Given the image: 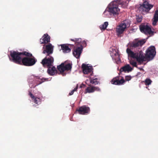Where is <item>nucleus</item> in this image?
I'll return each instance as SVG.
<instances>
[{"instance_id":"22","label":"nucleus","mask_w":158,"mask_h":158,"mask_svg":"<svg viewBox=\"0 0 158 158\" xmlns=\"http://www.w3.org/2000/svg\"><path fill=\"white\" fill-rule=\"evenodd\" d=\"M152 20L153 25H156L158 21V10L157 9L155 10Z\"/></svg>"},{"instance_id":"11","label":"nucleus","mask_w":158,"mask_h":158,"mask_svg":"<svg viewBox=\"0 0 158 158\" xmlns=\"http://www.w3.org/2000/svg\"><path fill=\"white\" fill-rule=\"evenodd\" d=\"M132 49H131L130 48L128 47L126 49V52L128 54V56L130 57H131L135 58L136 59L137 61L139 63H141V61H139L138 59L140 60L141 58V52L142 51L140 52V53L139 55L138 56V55H136V53H135L134 52L131 50Z\"/></svg>"},{"instance_id":"1","label":"nucleus","mask_w":158,"mask_h":158,"mask_svg":"<svg viewBox=\"0 0 158 158\" xmlns=\"http://www.w3.org/2000/svg\"><path fill=\"white\" fill-rule=\"evenodd\" d=\"M156 54L155 48L154 46H151L149 47L146 51L145 56L141 52V60L138 59L139 61H141V63L147 60L150 61L152 60Z\"/></svg>"},{"instance_id":"12","label":"nucleus","mask_w":158,"mask_h":158,"mask_svg":"<svg viewBox=\"0 0 158 158\" xmlns=\"http://www.w3.org/2000/svg\"><path fill=\"white\" fill-rule=\"evenodd\" d=\"M141 31L146 35H153V32L151 28L147 25H142L140 26Z\"/></svg>"},{"instance_id":"17","label":"nucleus","mask_w":158,"mask_h":158,"mask_svg":"<svg viewBox=\"0 0 158 158\" xmlns=\"http://www.w3.org/2000/svg\"><path fill=\"white\" fill-rule=\"evenodd\" d=\"M82 68L84 74H88L90 73V75H91L92 70L91 67H89L85 64H83L82 65Z\"/></svg>"},{"instance_id":"21","label":"nucleus","mask_w":158,"mask_h":158,"mask_svg":"<svg viewBox=\"0 0 158 158\" xmlns=\"http://www.w3.org/2000/svg\"><path fill=\"white\" fill-rule=\"evenodd\" d=\"M61 49L64 53H68L70 52L71 49L67 44H62L60 45Z\"/></svg>"},{"instance_id":"18","label":"nucleus","mask_w":158,"mask_h":158,"mask_svg":"<svg viewBox=\"0 0 158 158\" xmlns=\"http://www.w3.org/2000/svg\"><path fill=\"white\" fill-rule=\"evenodd\" d=\"M50 37L48 34H44L41 39L40 40L41 44H47L50 42Z\"/></svg>"},{"instance_id":"33","label":"nucleus","mask_w":158,"mask_h":158,"mask_svg":"<svg viewBox=\"0 0 158 158\" xmlns=\"http://www.w3.org/2000/svg\"><path fill=\"white\" fill-rule=\"evenodd\" d=\"M130 64L132 65L133 66L137 67V63L135 61L133 60H131L130 61Z\"/></svg>"},{"instance_id":"32","label":"nucleus","mask_w":158,"mask_h":158,"mask_svg":"<svg viewBox=\"0 0 158 158\" xmlns=\"http://www.w3.org/2000/svg\"><path fill=\"white\" fill-rule=\"evenodd\" d=\"M80 44V46L79 47H80L81 46V47L83 48V47H85L86 46L87 44L86 42L85 41L83 40L82 41L81 43Z\"/></svg>"},{"instance_id":"8","label":"nucleus","mask_w":158,"mask_h":158,"mask_svg":"<svg viewBox=\"0 0 158 158\" xmlns=\"http://www.w3.org/2000/svg\"><path fill=\"white\" fill-rule=\"evenodd\" d=\"M145 42L144 39L140 40L135 39L132 42H129L127 46L133 49L134 48H136L139 46L141 47Z\"/></svg>"},{"instance_id":"24","label":"nucleus","mask_w":158,"mask_h":158,"mask_svg":"<svg viewBox=\"0 0 158 158\" xmlns=\"http://www.w3.org/2000/svg\"><path fill=\"white\" fill-rule=\"evenodd\" d=\"M35 79L36 82V85H37L40 84L45 81H47L48 80V78H43L41 79H40L39 77H35Z\"/></svg>"},{"instance_id":"2","label":"nucleus","mask_w":158,"mask_h":158,"mask_svg":"<svg viewBox=\"0 0 158 158\" xmlns=\"http://www.w3.org/2000/svg\"><path fill=\"white\" fill-rule=\"evenodd\" d=\"M122 3V2L120 0H117L111 2L104 13H105L107 11L111 15H114L118 14L119 9L118 8V6L119 5H121Z\"/></svg>"},{"instance_id":"38","label":"nucleus","mask_w":158,"mask_h":158,"mask_svg":"<svg viewBox=\"0 0 158 158\" xmlns=\"http://www.w3.org/2000/svg\"><path fill=\"white\" fill-rule=\"evenodd\" d=\"M76 38H75L74 39H71V40L73 41H74L75 42V43H76Z\"/></svg>"},{"instance_id":"9","label":"nucleus","mask_w":158,"mask_h":158,"mask_svg":"<svg viewBox=\"0 0 158 158\" xmlns=\"http://www.w3.org/2000/svg\"><path fill=\"white\" fill-rule=\"evenodd\" d=\"M54 58L51 56H46L42 60L41 63L44 67H48L53 66Z\"/></svg>"},{"instance_id":"31","label":"nucleus","mask_w":158,"mask_h":158,"mask_svg":"<svg viewBox=\"0 0 158 158\" xmlns=\"http://www.w3.org/2000/svg\"><path fill=\"white\" fill-rule=\"evenodd\" d=\"M143 82H144L146 85H148L151 84L152 81L149 78H147Z\"/></svg>"},{"instance_id":"6","label":"nucleus","mask_w":158,"mask_h":158,"mask_svg":"<svg viewBox=\"0 0 158 158\" xmlns=\"http://www.w3.org/2000/svg\"><path fill=\"white\" fill-rule=\"evenodd\" d=\"M72 65L71 63L66 61L58 66L57 68L61 73H63L65 71H71Z\"/></svg>"},{"instance_id":"29","label":"nucleus","mask_w":158,"mask_h":158,"mask_svg":"<svg viewBox=\"0 0 158 158\" xmlns=\"http://www.w3.org/2000/svg\"><path fill=\"white\" fill-rule=\"evenodd\" d=\"M82 40V39L81 38L76 39L75 45L77 46V47H79L80 46Z\"/></svg>"},{"instance_id":"16","label":"nucleus","mask_w":158,"mask_h":158,"mask_svg":"<svg viewBox=\"0 0 158 158\" xmlns=\"http://www.w3.org/2000/svg\"><path fill=\"white\" fill-rule=\"evenodd\" d=\"M125 82V81L123 78L120 80L119 77H116L114 78L111 81L112 84L117 85H121Z\"/></svg>"},{"instance_id":"4","label":"nucleus","mask_w":158,"mask_h":158,"mask_svg":"<svg viewBox=\"0 0 158 158\" xmlns=\"http://www.w3.org/2000/svg\"><path fill=\"white\" fill-rule=\"evenodd\" d=\"M10 55L11 58H10V60L18 64L22 65V58L21 52L18 51H11L10 52Z\"/></svg>"},{"instance_id":"13","label":"nucleus","mask_w":158,"mask_h":158,"mask_svg":"<svg viewBox=\"0 0 158 158\" xmlns=\"http://www.w3.org/2000/svg\"><path fill=\"white\" fill-rule=\"evenodd\" d=\"M43 53L46 54V56H50V55L52 54L53 52V48L51 44L46 45L45 48L43 47Z\"/></svg>"},{"instance_id":"30","label":"nucleus","mask_w":158,"mask_h":158,"mask_svg":"<svg viewBox=\"0 0 158 158\" xmlns=\"http://www.w3.org/2000/svg\"><path fill=\"white\" fill-rule=\"evenodd\" d=\"M34 102V103H35L39 104H40L41 103V99L38 98L37 97H35L34 99H33Z\"/></svg>"},{"instance_id":"7","label":"nucleus","mask_w":158,"mask_h":158,"mask_svg":"<svg viewBox=\"0 0 158 158\" xmlns=\"http://www.w3.org/2000/svg\"><path fill=\"white\" fill-rule=\"evenodd\" d=\"M36 62L37 60L34 56L30 57H24L22 58V65L27 66H32Z\"/></svg>"},{"instance_id":"37","label":"nucleus","mask_w":158,"mask_h":158,"mask_svg":"<svg viewBox=\"0 0 158 158\" xmlns=\"http://www.w3.org/2000/svg\"><path fill=\"white\" fill-rule=\"evenodd\" d=\"M131 79V77L130 76H126L125 77V79L127 81H129Z\"/></svg>"},{"instance_id":"19","label":"nucleus","mask_w":158,"mask_h":158,"mask_svg":"<svg viewBox=\"0 0 158 158\" xmlns=\"http://www.w3.org/2000/svg\"><path fill=\"white\" fill-rule=\"evenodd\" d=\"M100 91V89L98 87L91 86L87 87L85 89V94L88 93H92L94 91Z\"/></svg>"},{"instance_id":"20","label":"nucleus","mask_w":158,"mask_h":158,"mask_svg":"<svg viewBox=\"0 0 158 158\" xmlns=\"http://www.w3.org/2000/svg\"><path fill=\"white\" fill-rule=\"evenodd\" d=\"M47 73L50 75L53 76L55 75V73H56L57 70L56 67L54 66L48 67Z\"/></svg>"},{"instance_id":"15","label":"nucleus","mask_w":158,"mask_h":158,"mask_svg":"<svg viewBox=\"0 0 158 158\" xmlns=\"http://www.w3.org/2000/svg\"><path fill=\"white\" fill-rule=\"evenodd\" d=\"M82 48L81 47H74L73 50V54L74 56L77 59L80 58V56L82 53Z\"/></svg>"},{"instance_id":"3","label":"nucleus","mask_w":158,"mask_h":158,"mask_svg":"<svg viewBox=\"0 0 158 158\" xmlns=\"http://www.w3.org/2000/svg\"><path fill=\"white\" fill-rule=\"evenodd\" d=\"M130 26V21L125 20L123 21L119 25L117 26L115 28L116 35L118 37L123 36L124 32L127 30V28Z\"/></svg>"},{"instance_id":"25","label":"nucleus","mask_w":158,"mask_h":158,"mask_svg":"<svg viewBox=\"0 0 158 158\" xmlns=\"http://www.w3.org/2000/svg\"><path fill=\"white\" fill-rule=\"evenodd\" d=\"M89 81L90 83L94 85H97L99 83V82L98 81L97 78L94 79L93 78H90Z\"/></svg>"},{"instance_id":"23","label":"nucleus","mask_w":158,"mask_h":158,"mask_svg":"<svg viewBox=\"0 0 158 158\" xmlns=\"http://www.w3.org/2000/svg\"><path fill=\"white\" fill-rule=\"evenodd\" d=\"M132 69V68L130 67L129 64H127L121 68L120 71L121 72H125L126 71L129 72L131 71Z\"/></svg>"},{"instance_id":"28","label":"nucleus","mask_w":158,"mask_h":158,"mask_svg":"<svg viewBox=\"0 0 158 158\" xmlns=\"http://www.w3.org/2000/svg\"><path fill=\"white\" fill-rule=\"evenodd\" d=\"M21 53H22V56H26V57H31L33 56L32 54L26 51H23L22 52H21Z\"/></svg>"},{"instance_id":"34","label":"nucleus","mask_w":158,"mask_h":158,"mask_svg":"<svg viewBox=\"0 0 158 158\" xmlns=\"http://www.w3.org/2000/svg\"><path fill=\"white\" fill-rule=\"evenodd\" d=\"M77 89V86H76L74 89H73L72 91H71V92L69 93V95H73L74 92L76 91Z\"/></svg>"},{"instance_id":"27","label":"nucleus","mask_w":158,"mask_h":158,"mask_svg":"<svg viewBox=\"0 0 158 158\" xmlns=\"http://www.w3.org/2000/svg\"><path fill=\"white\" fill-rule=\"evenodd\" d=\"M108 25V22H104L103 24L100 26V29L101 30H105L106 29Z\"/></svg>"},{"instance_id":"35","label":"nucleus","mask_w":158,"mask_h":158,"mask_svg":"<svg viewBox=\"0 0 158 158\" xmlns=\"http://www.w3.org/2000/svg\"><path fill=\"white\" fill-rule=\"evenodd\" d=\"M142 20V18L141 17L138 16L136 18V20L137 22L138 23L140 22Z\"/></svg>"},{"instance_id":"14","label":"nucleus","mask_w":158,"mask_h":158,"mask_svg":"<svg viewBox=\"0 0 158 158\" xmlns=\"http://www.w3.org/2000/svg\"><path fill=\"white\" fill-rule=\"evenodd\" d=\"M80 114H85L89 113L90 110L89 108L85 105H83L80 107L78 109L76 110Z\"/></svg>"},{"instance_id":"10","label":"nucleus","mask_w":158,"mask_h":158,"mask_svg":"<svg viewBox=\"0 0 158 158\" xmlns=\"http://www.w3.org/2000/svg\"><path fill=\"white\" fill-rule=\"evenodd\" d=\"M153 6V5L150 4L146 1L143 2V4L139 8V10L141 12H148Z\"/></svg>"},{"instance_id":"36","label":"nucleus","mask_w":158,"mask_h":158,"mask_svg":"<svg viewBox=\"0 0 158 158\" xmlns=\"http://www.w3.org/2000/svg\"><path fill=\"white\" fill-rule=\"evenodd\" d=\"M29 95L30 96V97L31 98L32 100H33L34 98L35 97L30 92H29Z\"/></svg>"},{"instance_id":"26","label":"nucleus","mask_w":158,"mask_h":158,"mask_svg":"<svg viewBox=\"0 0 158 158\" xmlns=\"http://www.w3.org/2000/svg\"><path fill=\"white\" fill-rule=\"evenodd\" d=\"M111 56L113 60H116L119 59V55L118 52H115L114 55H111Z\"/></svg>"},{"instance_id":"5","label":"nucleus","mask_w":158,"mask_h":158,"mask_svg":"<svg viewBox=\"0 0 158 158\" xmlns=\"http://www.w3.org/2000/svg\"><path fill=\"white\" fill-rule=\"evenodd\" d=\"M72 65L71 63L66 61L58 66L57 68L61 73H63L65 71H71Z\"/></svg>"}]
</instances>
